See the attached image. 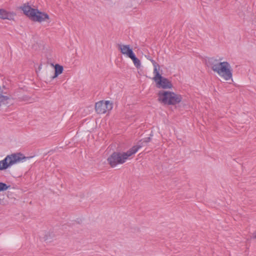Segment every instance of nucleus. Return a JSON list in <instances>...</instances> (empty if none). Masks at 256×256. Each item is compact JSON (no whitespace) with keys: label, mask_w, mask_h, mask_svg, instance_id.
I'll return each mask as SVG.
<instances>
[{"label":"nucleus","mask_w":256,"mask_h":256,"mask_svg":"<svg viewBox=\"0 0 256 256\" xmlns=\"http://www.w3.org/2000/svg\"><path fill=\"white\" fill-rule=\"evenodd\" d=\"M141 148L142 146H134L126 152H114L108 158V163L112 168L123 164Z\"/></svg>","instance_id":"f257e3e1"},{"label":"nucleus","mask_w":256,"mask_h":256,"mask_svg":"<svg viewBox=\"0 0 256 256\" xmlns=\"http://www.w3.org/2000/svg\"><path fill=\"white\" fill-rule=\"evenodd\" d=\"M20 8L23 11L25 15L34 22H41L49 19V16L47 14L32 8L28 3L24 4Z\"/></svg>","instance_id":"f03ea898"},{"label":"nucleus","mask_w":256,"mask_h":256,"mask_svg":"<svg viewBox=\"0 0 256 256\" xmlns=\"http://www.w3.org/2000/svg\"><path fill=\"white\" fill-rule=\"evenodd\" d=\"M30 158L25 156L20 152L8 155L4 160L0 161V170H6L14 164L23 162Z\"/></svg>","instance_id":"7ed1b4c3"},{"label":"nucleus","mask_w":256,"mask_h":256,"mask_svg":"<svg viewBox=\"0 0 256 256\" xmlns=\"http://www.w3.org/2000/svg\"><path fill=\"white\" fill-rule=\"evenodd\" d=\"M158 96V100L164 104L176 105L180 103L182 100L180 94L164 90L159 91Z\"/></svg>","instance_id":"20e7f679"},{"label":"nucleus","mask_w":256,"mask_h":256,"mask_svg":"<svg viewBox=\"0 0 256 256\" xmlns=\"http://www.w3.org/2000/svg\"><path fill=\"white\" fill-rule=\"evenodd\" d=\"M154 80L156 82L157 88L163 89H170L172 88L171 82L168 78L162 76L158 70L156 69L154 72Z\"/></svg>","instance_id":"39448f33"},{"label":"nucleus","mask_w":256,"mask_h":256,"mask_svg":"<svg viewBox=\"0 0 256 256\" xmlns=\"http://www.w3.org/2000/svg\"><path fill=\"white\" fill-rule=\"evenodd\" d=\"M220 66L217 69L218 74L226 80H230L232 78V70L230 64L227 62H220Z\"/></svg>","instance_id":"423d86ee"},{"label":"nucleus","mask_w":256,"mask_h":256,"mask_svg":"<svg viewBox=\"0 0 256 256\" xmlns=\"http://www.w3.org/2000/svg\"><path fill=\"white\" fill-rule=\"evenodd\" d=\"M113 108L112 103L109 100H102L96 102L95 104V110L98 114H104L107 112L112 110Z\"/></svg>","instance_id":"0eeeda50"},{"label":"nucleus","mask_w":256,"mask_h":256,"mask_svg":"<svg viewBox=\"0 0 256 256\" xmlns=\"http://www.w3.org/2000/svg\"><path fill=\"white\" fill-rule=\"evenodd\" d=\"M118 48L120 52L128 58H130L134 54L130 45L119 44H118Z\"/></svg>","instance_id":"6e6552de"},{"label":"nucleus","mask_w":256,"mask_h":256,"mask_svg":"<svg viewBox=\"0 0 256 256\" xmlns=\"http://www.w3.org/2000/svg\"><path fill=\"white\" fill-rule=\"evenodd\" d=\"M16 14L14 12L7 11L4 9L0 8V18L2 20H14Z\"/></svg>","instance_id":"1a4fd4ad"},{"label":"nucleus","mask_w":256,"mask_h":256,"mask_svg":"<svg viewBox=\"0 0 256 256\" xmlns=\"http://www.w3.org/2000/svg\"><path fill=\"white\" fill-rule=\"evenodd\" d=\"M208 62L212 70L216 72L220 66V62L216 58H211L208 59Z\"/></svg>","instance_id":"9d476101"},{"label":"nucleus","mask_w":256,"mask_h":256,"mask_svg":"<svg viewBox=\"0 0 256 256\" xmlns=\"http://www.w3.org/2000/svg\"><path fill=\"white\" fill-rule=\"evenodd\" d=\"M130 58L133 62L134 66L137 68H139L141 66V62L140 60L137 58L134 54Z\"/></svg>","instance_id":"9b49d317"},{"label":"nucleus","mask_w":256,"mask_h":256,"mask_svg":"<svg viewBox=\"0 0 256 256\" xmlns=\"http://www.w3.org/2000/svg\"><path fill=\"white\" fill-rule=\"evenodd\" d=\"M10 100V98L8 96L0 94V106L8 104Z\"/></svg>","instance_id":"f8f14e48"},{"label":"nucleus","mask_w":256,"mask_h":256,"mask_svg":"<svg viewBox=\"0 0 256 256\" xmlns=\"http://www.w3.org/2000/svg\"><path fill=\"white\" fill-rule=\"evenodd\" d=\"M54 69L56 74H60L62 72L64 68L62 66L56 64L55 66Z\"/></svg>","instance_id":"ddd939ff"},{"label":"nucleus","mask_w":256,"mask_h":256,"mask_svg":"<svg viewBox=\"0 0 256 256\" xmlns=\"http://www.w3.org/2000/svg\"><path fill=\"white\" fill-rule=\"evenodd\" d=\"M151 140V138L150 137H147L143 138L140 142V144H138L137 146H142V147L144 146L143 143H148Z\"/></svg>","instance_id":"4468645a"},{"label":"nucleus","mask_w":256,"mask_h":256,"mask_svg":"<svg viewBox=\"0 0 256 256\" xmlns=\"http://www.w3.org/2000/svg\"><path fill=\"white\" fill-rule=\"evenodd\" d=\"M10 186H7L5 183L0 182V192L2 191L6 190Z\"/></svg>","instance_id":"2eb2a0df"},{"label":"nucleus","mask_w":256,"mask_h":256,"mask_svg":"<svg viewBox=\"0 0 256 256\" xmlns=\"http://www.w3.org/2000/svg\"><path fill=\"white\" fill-rule=\"evenodd\" d=\"M150 60L152 62V65L154 66V72L155 70L156 69L158 70V68H160V66L157 63L152 59H150Z\"/></svg>","instance_id":"dca6fc26"},{"label":"nucleus","mask_w":256,"mask_h":256,"mask_svg":"<svg viewBox=\"0 0 256 256\" xmlns=\"http://www.w3.org/2000/svg\"><path fill=\"white\" fill-rule=\"evenodd\" d=\"M58 75L59 74H56V73L55 72L54 76L52 77V79H54V78H56Z\"/></svg>","instance_id":"f3484780"},{"label":"nucleus","mask_w":256,"mask_h":256,"mask_svg":"<svg viewBox=\"0 0 256 256\" xmlns=\"http://www.w3.org/2000/svg\"><path fill=\"white\" fill-rule=\"evenodd\" d=\"M253 238L256 239V230L253 233Z\"/></svg>","instance_id":"a211bd4d"},{"label":"nucleus","mask_w":256,"mask_h":256,"mask_svg":"<svg viewBox=\"0 0 256 256\" xmlns=\"http://www.w3.org/2000/svg\"><path fill=\"white\" fill-rule=\"evenodd\" d=\"M147 58L150 60V59H152L150 57H148Z\"/></svg>","instance_id":"6ab92c4d"}]
</instances>
